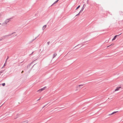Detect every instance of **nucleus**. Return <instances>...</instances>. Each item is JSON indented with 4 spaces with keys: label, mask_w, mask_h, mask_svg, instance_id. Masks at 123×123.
I'll list each match as a JSON object with an SVG mask.
<instances>
[{
    "label": "nucleus",
    "mask_w": 123,
    "mask_h": 123,
    "mask_svg": "<svg viewBox=\"0 0 123 123\" xmlns=\"http://www.w3.org/2000/svg\"><path fill=\"white\" fill-rule=\"evenodd\" d=\"M118 111H115V112H112V113L111 114H109V116H110V115H113L115 113H116Z\"/></svg>",
    "instance_id": "4"
},
{
    "label": "nucleus",
    "mask_w": 123,
    "mask_h": 123,
    "mask_svg": "<svg viewBox=\"0 0 123 123\" xmlns=\"http://www.w3.org/2000/svg\"><path fill=\"white\" fill-rule=\"evenodd\" d=\"M13 34V33H12V34Z\"/></svg>",
    "instance_id": "31"
},
{
    "label": "nucleus",
    "mask_w": 123,
    "mask_h": 123,
    "mask_svg": "<svg viewBox=\"0 0 123 123\" xmlns=\"http://www.w3.org/2000/svg\"><path fill=\"white\" fill-rule=\"evenodd\" d=\"M57 55L56 53H55L53 54V58H54Z\"/></svg>",
    "instance_id": "6"
},
{
    "label": "nucleus",
    "mask_w": 123,
    "mask_h": 123,
    "mask_svg": "<svg viewBox=\"0 0 123 123\" xmlns=\"http://www.w3.org/2000/svg\"><path fill=\"white\" fill-rule=\"evenodd\" d=\"M38 36H37V37H35V39H33V40H32V42L33 41H34V40H35L36 38H37V37H38Z\"/></svg>",
    "instance_id": "15"
},
{
    "label": "nucleus",
    "mask_w": 123,
    "mask_h": 123,
    "mask_svg": "<svg viewBox=\"0 0 123 123\" xmlns=\"http://www.w3.org/2000/svg\"><path fill=\"white\" fill-rule=\"evenodd\" d=\"M3 38H0V41H2V40H3Z\"/></svg>",
    "instance_id": "18"
},
{
    "label": "nucleus",
    "mask_w": 123,
    "mask_h": 123,
    "mask_svg": "<svg viewBox=\"0 0 123 123\" xmlns=\"http://www.w3.org/2000/svg\"><path fill=\"white\" fill-rule=\"evenodd\" d=\"M28 120H26L22 122V123H28Z\"/></svg>",
    "instance_id": "8"
},
{
    "label": "nucleus",
    "mask_w": 123,
    "mask_h": 123,
    "mask_svg": "<svg viewBox=\"0 0 123 123\" xmlns=\"http://www.w3.org/2000/svg\"><path fill=\"white\" fill-rule=\"evenodd\" d=\"M24 72V71H22V72H21V73L22 74Z\"/></svg>",
    "instance_id": "24"
},
{
    "label": "nucleus",
    "mask_w": 123,
    "mask_h": 123,
    "mask_svg": "<svg viewBox=\"0 0 123 123\" xmlns=\"http://www.w3.org/2000/svg\"><path fill=\"white\" fill-rule=\"evenodd\" d=\"M4 24H2V25H4Z\"/></svg>",
    "instance_id": "27"
},
{
    "label": "nucleus",
    "mask_w": 123,
    "mask_h": 123,
    "mask_svg": "<svg viewBox=\"0 0 123 123\" xmlns=\"http://www.w3.org/2000/svg\"><path fill=\"white\" fill-rule=\"evenodd\" d=\"M1 14H0V17L1 16Z\"/></svg>",
    "instance_id": "28"
},
{
    "label": "nucleus",
    "mask_w": 123,
    "mask_h": 123,
    "mask_svg": "<svg viewBox=\"0 0 123 123\" xmlns=\"http://www.w3.org/2000/svg\"><path fill=\"white\" fill-rule=\"evenodd\" d=\"M41 97H40V98H39V99H38V100H37V101H38L40 99V98H41Z\"/></svg>",
    "instance_id": "23"
},
{
    "label": "nucleus",
    "mask_w": 123,
    "mask_h": 123,
    "mask_svg": "<svg viewBox=\"0 0 123 123\" xmlns=\"http://www.w3.org/2000/svg\"><path fill=\"white\" fill-rule=\"evenodd\" d=\"M113 45H114V44H113V43H112V44H111L110 45H109V46H107V48H108V47H110V46H111Z\"/></svg>",
    "instance_id": "11"
},
{
    "label": "nucleus",
    "mask_w": 123,
    "mask_h": 123,
    "mask_svg": "<svg viewBox=\"0 0 123 123\" xmlns=\"http://www.w3.org/2000/svg\"><path fill=\"white\" fill-rule=\"evenodd\" d=\"M121 88V87L120 86L118 87H117V88L115 90V91H117L119 90V89Z\"/></svg>",
    "instance_id": "2"
},
{
    "label": "nucleus",
    "mask_w": 123,
    "mask_h": 123,
    "mask_svg": "<svg viewBox=\"0 0 123 123\" xmlns=\"http://www.w3.org/2000/svg\"><path fill=\"white\" fill-rule=\"evenodd\" d=\"M113 45H114V44H113V43H112V44H111L110 45H109V46H107V48H108V47H110V46H111Z\"/></svg>",
    "instance_id": "12"
},
{
    "label": "nucleus",
    "mask_w": 123,
    "mask_h": 123,
    "mask_svg": "<svg viewBox=\"0 0 123 123\" xmlns=\"http://www.w3.org/2000/svg\"><path fill=\"white\" fill-rule=\"evenodd\" d=\"M87 42V41H85V43L86 42Z\"/></svg>",
    "instance_id": "29"
},
{
    "label": "nucleus",
    "mask_w": 123,
    "mask_h": 123,
    "mask_svg": "<svg viewBox=\"0 0 123 123\" xmlns=\"http://www.w3.org/2000/svg\"><path fill=\"white\" fill-rule=\"evenodd\" d=\"M10 19H6V20L5 21V23L6 24H7V22H8L9 21Z\"/></svg>",
    "instance_id": "3"
},
{
    "label": "nucleus",
    "mask_w": 123,
    "mask_h": 123,
    "mask_svg": "<svg viewBox=\"0 0 123 123\" xmlns=\"http://www.w3.org/2000/svg\"><path fill=\"white\" fill-rule=\"evenodd\" d=\"M78 87V86H77L76 87H77H77Z\"/></svg>",
    "instance_id": "32"
},
{
    "label": "nucleus",
    "mask_w": 123,
    "mask_h": 123,
    "mask_svg": "<svg viewBox=\"0 0 123 123\" xmlns=\"http://www.w3.org/2000/svg\"><path fill=\"white\" fill-rule=\"evenodd\" d=\"M80 7V6L79 5L76 8V10H77Z\"/></svg>",
    "instance_id": "13"
},
{
    "label": "nucleus",
    "mask_w": 123,
    "mask_h": 123,
    "mask_svg": "<svg viewBox=\"0 0 123 123\" xmlns=\"http://www.w3.org/2000/svg\"><path fill=\"white\" fill-rule=\"evenodd\" d=\"M9 58V57L8 56H7V59H6V62L7 60H8V59Z\"/></svg>",
    "instance_id": "19"
},
{
    "label": "nucleus",
    "mask_w": 123,
    "mask_h": 123,
    "mask_svg": "<svg viewBox=\"0 0 123 123\" xmlns=\"http://www.w3.org/2000/svg\"><path fill=\"white\" fill-rule=\"evenodd\" d=\"M3 71H1L0 72V73H3Z\"/></svg>",
    "instance_id": "22"
},
{
    "label": "nucleus",
    "mask_w": 123,
    "mask_h": 123,
    "mask_svg": "<svg viewBox=\"0 0 123 123\" xmlns=\"http://www.w3.org/2000/svg\"><path fill=\"white\" fill-rule=\"evenodd\" d=\"M46 87L45 86V87H44L43 88L40 89H41V91H43V90H45L46 89Z\"/></svg>",
    "instance_id": "5"
},
{
    "label": "nucleus",
    "mask_w": 123,
    "mask_h": 123,
    "mask_svg": "<svg viewBox=\"0 0 123 123\" xmlns=\"http://www.w3.org/2000/svg\"><path fill=\"white\" fill-rule=\"evenodd\" d=\"M48 105V104H47L46 105H44L42 108H43L44 107H45L47 105Z\"/></svg>",
    "instance_id": "17"
},
{
    "label": "nucleus",
    "mask_w": 123,
    "mask_h": 123,
    "mask_svg": "<svg viewBox=\"0 0 123 123\" xmlns=\"http://www.w3.org/2000/svg\"><path fill=\"white\" fill-rule=\"evenodd\" d=\"M83 85H83H83H79L78 86H83Z\"/></svg>",
    "instance_id": "21"
},
{
    "label": "nucleus",
    "mask_w": 123,
    "mask_h": 123,
    "mask_svg": "<svg viewBox=\"0 0 123 123\" xmlns=\"http://www.w3.org/2000/svg\"><path fill=\"white\" fill-rule=\"evenodd\" d=\"M1 25V24L0 23V25Z\"/></svg>",
    "instance_id": "33"
},
{
    "label": "nucleus",
    "mask_w": 123,
    "mask_h": 123,
    "mask_svg": "<svg viewBox=\"0 0 123 123\" xmlns=\"http://www.w3.org/2000/svg\"><path fill=\"white\" fill-rule=\"evenodd\" d=\"M84 9V7H82L81 9V10H80V12H79V13L77 15H76V16H77V15H78L79 14V13H80V12H81V11H83V10Z\"/></svg>",
    "instance_id": "9"
},
{
    "label": "nucleus",
    "mask_w": 123,
    "mask_h": 123,
    "mask_svg": "<svg viewBox=\"0 0 123 123\" xmlns=\"http://www.w3.org/2000/svg\"><path fill=\"white\" fill-rule=\"evenodd\" d=\"M46 25H45L43 27V28H42L43 30H45V28H46Z\"/></svg>",
    "instance_id": "7"
},
{
    "label": "nucleus",
    "mask_w": 123,
    "mask_h": 123,
    "mask_svg": "<svg viewBox=\"0 0 123 123\" xmlns=\"http://www.w3.org/2000/svg\"><path fill=\"white\" fill-rule=\"evenodd\" d=\"M79 45V44H78V45H77L76 46H78Z\"/></svg>",
    "instance_id": "30"
},
{
    "label": "nucleus",
    "mask_w": 123,
    "mask_h": 123,
    "mask_svg": "<svg viewBox=\"0 0 123 123\" xmlns=\"http://www.w3.org/2000/svg\"><path fill=\"white\" fill-rule=\"evenodd\" d=\"M121 33L120 34H119V35H116L114 37V38H113L112 39V41H114V40H115V39L116 38V37H117L119 36V35H121Z\"/></svg>",
    "instance_id": "1"
},
{
    "label": "nucleus",
    "mask_w": 123,
    "mask_h": 123,
    "mask_svg": "<svg viewBox=\"0 0 123 123\" xmlns=\"http://www.w3.org/2000/svg\"><path fill=\"white\" fill-rule=\"evenodd\" d=\"M5 83H4L2 84V85L3 86H4L5 85Z\"/></svg>",
    "instance_id": "16"
},
{
    "label": "nucleus",
    "mask_w": 123,
    "mask_h": 123,
    "mask_svg": "<svg viewBox=\"0 0 123 123\" xmlns=\"http://www.w3.org/2000/svg\"><path fill=\"white\" fill-rule=\"evenodd\" d=\"M33 52H32V53H31V54L30 55H31L33 53Z\"/></svg>",
    "instance_id": "25"
},
{
    "label": "nucleus",
    "mask_w": 123,
    "mask_h": 123,
    "mask_svg": "<svg viewBox=\"0 0 123 123\" xmlns=\"http://www.w3.org/2000/svg\"><path fill=\"white\" fill-rule=\"evenodd\" d=\"M42 91L40 89H39L37 91V92H39V93L41 92Z\"/></svg>",
    "instance_id": "10"
},
{
    "label": "nucleus",
    "mask_w": 123,
    "mask_h": 123,
    "mask_svg": "<svg viewBox=\"0 0 123 123\" xmlns=\"http://www.w3.org/2000/svg\"><path fill=\"white\" fill-rule=\"evenodd\" d=\"M59 0H57L56 1H55V2L53 4H55V3H56Z\"/></svg>",
    "instance_id": "14"
},
{
    "label": "nucleus",
    "mask_w": 123,
    "mask_h": 123,
    "mask_svg": "<svg viewBox=\"0 0 123 123\" xmlns=\"http://www.w3.org/2000/svg\"><path fill=\"white\" fill-rule=\"evenodd\" d=\"M84 45V44H82V46H81V47H82V46H83ZM80 47H81V46Z\"/></svg>",
    "instance_id": "26"
},
{
    "label": "nucleus",
    "mask_w": 123,
    "mask_h": 123,
    "mask_svg": "<svg viewBox=\"0 0 123 123\" xmlns=\"http://www.w3.org/2000/svg\"><path fill=\"white\" fill-rule=\"evenodd\" d=\"M49 43H50V42H48L47 43L48 44V45H49Z\"/></svg>",
    "instance_id": "20"
}]
</instances>
